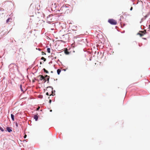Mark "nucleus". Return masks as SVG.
I'll return each mask as SVG.
<instances>
[{
  "label": "nucleus",
  "instance_id": "14",
  "mask_svg": "<svg viewBox=\"0 0 150 150\" xmlns=\"http://www.w3.org/2000/svg\"><path fill=\"white\" fill-rule=\"evenodd\" d=\"M20 88L21 90V91H23V89H22V85H20Z\"/></svg>",
  "mask_w": 150,
  "mask_h": 150
},
{
  "label": "nucleus",
  "instance_id": "6",
  "mask_svg": "<svg viewBox=\"0 0 150 150\" xmlns=\"http://www.w3.org/2000/svg\"><path fill=\"white\" fill-rule=\"evenodd\" d=\"M34 118L36 121H37L38 119V116L37 115H35L34 116Z\"/></svg>",
  "mask_w": 150,
  "mask_h": 150
},
{
  "label": "nucleus",
  "instance_id": "12",
  "mask_svg": "<svg viewBox=\"0 0 150 150\" xmlns=\"http://www.w3.org/2000/svg\"><path fill=\"white\" fill-rule=\"evenodd\" d=\"M43 70L46 73H48V71L46 70L45 69H43Z\"/></svg>",
  "mask_w": 150,
  "mask_h": 150
},
{
  "label": "nucleus",
  "instance_id": "23",
  "mask_svg": "<svg viewBox=\"0 0 150 150\" xmlns=\"http://www.w3.org/2000/svg\"><path fill=\"white\" fill-rule=\"evenodd\" d=\"M132 9H133V8H132V7L130 9V11H132Z\"/></svg>",
  "mask_w": 150,
  "mask_h": 150
},
{
  "label": "nucleus",
  "instance_id": "31",
  "mask_svg": "<svg viewBox=\"0 0 150 150\" xmlns=\"http://www.w3.org/2000/svg\"><path fill=\"white\" fill-rule=\"evenodd\" d=\"M149 29H150V26H149Z\"/></svg>",
  "mask_w": 150,
  "mask_h": 150
},
{
  "label": "nucleus",
  "instance_id": "28",
  "mask_svg": "<svg viewBox=\"0 0 150 150\" xmlns=\"http://www.w3.org/2000/svg\"><path fill=\"white\" fill-rule=\"evenodd\" d=\"M50 112H52V110H50Z\"/></svg>",
  "mask_w": 150,
  "mask_h": 150
},
{
  "label": "nucleus",
  "instance_id": "17",
  "mask_svg": "<svg viewBox=\"0 0 150 150\" xmlns=\"http://www.w3.org/2000/svg\"><path fill=\"white\" fill-rule=\"evenodd\" d=\"M65 53L66 54H68L69 53V52H68L67 51H65Z\"/></svg>",
  "mask_w": 150,
  "mask_h": 150
},
{
  "label": "nucleus",
  "instance_id": "7",
  "mask_svg": "<svg viewBox=\"0 0 150 150\" xmlns=\"http://www.w3.org/2000/svg\"><path fill=\"white\" fill-rule=\"evenodd\" d=\"M47 88H51V90H52V96H54L55 94H53V88L52 87L50 86L48 87Z\"/></svg>",
  "mask_w": 150,
  "mask_h": 150
},
{
  "label": "nucleus",
  "instance_id": "25",
  "mask_svg": "<svg viewBox=\"0 0 150 150\" xmlns=\"http://www.w3.org/2000/svg\"><path fill=\"white\" fill-rule=\"evenodd\" d=\"M51 101H52L51 100H49V103H51Z\"/></svg>",
  "mask_w": 150,
  "mask_h": 150
},
{
  "label": "nucleus",
  "instance_id": "5",
  "mask_svg": "<svg viewBox=\"0 0 150 150\" xmlns=\"http://www.w3.org/2000/svg\"><path fill=\"white\" fill-rule=\"evenodd\" d=\"M6 130L9 132H10L12 131V128L10 127H7L6 128Z\"/></svg>",
  "mask_w": 150,
  "mask_h": 150
},
{
  "label": "nucleus",
  "instance_id": "15",
  "mask_svg": "<svg viewBox=\"0 0 150 150\" xmlns=\"http://www.w3.org/2000/svg\"><path fill=\"white\" fill-rule=\"evenodd\" d=\"M41 59H42V60H44V61H46V59H45L44 57H42L41 58Z\"/></svg>",
  "mask_w": 150,
  "mask_h": 150
},
{
  "label": "nucleus",
  "instance_id": "24",
  "mask_svg": "<svg viewBox=\"0 0 150 150\" xmlns=\"http://www.w3.org/2000/svg\"><path fill=\"white\" fill-rule=\"evenodd\" d=\"M16 126L17 127H18V123H16Z\"/></svg>",
  "mask_w": 150,
  "mask_h": 150
},
{
  "label": "nucleus",
  "instance_id": "30",
  "mask_svg": "<svg viewBox=\"0 0 150 150\" xmlns=\"http://www.w3.org/2000/svg\"><path fill=\"white\" fill-rule=\"evenodd\" d=\"M53 92H55V91L54 90V91H53Z\"/></svg>",
  "mask_w": 150,
  "mask_h": 150
},
{
  "label": "nucleus",
  "instance_id": "18",
  "mask_svg": "<svg viewBox=\"0 0 150 150\" xmlns=\"http://www.w3.org/2000/svg\"><path fill=\"white\" fill-rule=\"evenodd\" d=\"M48 77H50L49 76H48L47 75H46L45 76V78L47 79Z\"/></svg>",
  "mask_w": 150,
  "mask_h": 150
},
{
  "label": "nucleus",
  "instance_id": "29",
  "mask_svg": "<svg viewBox=\"0 0 150 150\" xmlns=\"http://www.w3.org/2000/svg\"><path fill=\"white\" fill-rule=\"evenodd\" d=\"M53 92H55V91L54 90V91H53Z\"/></svg>",
  "mask_w": 150,
  "mask_h": 150
},
{
  "label": "nucleus",
  "instance_id": "8",
  "mask_svg": "<svg viewBox=\"0 0 150 150\" xmlns=\"http://www.w3.org/2000/svg\"><path fill=\"white\" fill-rule=\"evenodd\" d=\"M61 71V70L60 69H58L57 70V73L58 74V75L59 74Z\"/></svg>",
  "mask_w": 150,
  "mask_h": 150
},
{
  "label": "nucleus",
  "instance_id": "27",
  "mask_svg": "<svg viewBox=\"0 0 150 150\" xmlns=\"http://www.w3.org/2000/svg\"><path fill=\"white\" fill-rule=\"evenodd\" d=\"M39 108H40V107H38V108H37V110H39Z\"/></svg>",
  "mask_w": 150,
  "mask_h": 150
},
{
  "label": "nucleus",
  "instance_id": "13",
  "mask_svg": "<svg viewBox=\"0 0 150 150\" xmlns=\"http://www.w3.org/2000/svg\"><path fill=\"white\" fill-rule=\"evenodd\" d=\"M10 19L11 20V18H8V19L6 20V23H8V22L10 20Z\"/></svg>",
  "mask_w": 150,
  "mask_h": 150
},
{
  "label": "nucleus",
  "instance_id": "2",
  "mask_svg": "<svg viewBox=\"0 0 150 150\" xmlns=\"http://www.w3.org/2000/svg\"><path fill=\"white\" fill-rule=\"evenodd\" d=\"M53 16L52 15H49L47 17V21L49 22H52L53 20H52Z\"/></svg>",
  "mask_w": 150,
  "mask_h": 150
},
{
  "label": "nucleus",
  "instance_id": "3",
  "mask_svg": "<svg viewBox=\"0 0 150 150\" xmlns=\"http://www.w3.org/2000/svg\"><path fill=\"white\" fill-rule=\"evenodd\" d=\"M69 5L68 4L64 5H63L61 8V10H65L66 9L68 8V7L67 6Z\"/></svg>",
  "mask_w": 150,
  "mask_h": 150
},
{
  "label": "nucleus",
  "instance_id": "19",
  "mask_svg": "<svg viewBox=\"0 0 150 150\" xmlns=\"http://www.w3.org/2000/svg\"><path fill=\"white\" fill-rule=\"evenodd\" d=\"M43 80L44 81V83H45L46 81V79L44 77V79H43Z\"/></svg>",
  "mask_w": 150,
  "mask_h": 150
},
{
  "label": "nucleus",
  "instance_id": "20",
  "mask_svg": "<svg viewBox=\"0 0 150 150\" xmlns=\"http://www.w3.org/2000/svg\"><path fill=\"white\" fill-rule=\"evenodd\" d=\"M49 78H50V77H48L47 78V83H48V82L49 81Z\"/></svg>",
  "mask_w": 150,
  "mask_h": 150
},
{
  "label": "nucleus",
  "instance_id": "16",
  "mask_svg": "<svg viewBox=\"0 0 150 150\" xmlns=\"http://www.w3.org/2000/svg\"><path fill=\"white\" fill-rule=\"evenodd\" d=\"M0 130H1V131L3 132L4 131V130L3 128L1 127H0Z\"/></svg>",
  "mask_w": 150,
  "mask_h": 150
},
{
  "label": "nucleus",
  "instance_id": "9",
  "mask_svg": "<svg viewBox=\"0 0 150 150\" xmlns=\"http://www.w3.org/2000/svg\"><path fill=\"white\" fill-rule=\"evenodd\" d=\"M11 118L12 119V120L13 121H14V115L12 114H11Z\"/></svg>",
  "mask_w": 150,
  "mask_h": 150
},
{
  "label": "nucleus",
  "instance_id": "11",
  "mask_svg": "<svg viewBox=\"0 0 150 150\" xmlns=\"http://www.w3.org/2000/svg\"><path fill=\"white\" fill-rule=\"evenodd\" d=\"M47 52L48 53H50V49L49 48H47Z\"/></svg>",
  "mask_w": 150,
  "mask_h": 150
},
{
  "label": "nucleus",
  "instance_id": "1",
  "mask_svg": "<svg viewBox=\"0 0 150 150\" xmlns=\"http://www.w3.org/2000/svg\"><path fill=\"white\" fill-rule=\"evenodd\" d=\"M108 22L111 24L115 25L117 24V21L113 19H109L108 20Z\"/></svg>",
  "mask_w": 150,
  "mask_h": 150
},
{
  "label": "nucleus",
  "instance_id": "22",
  "mask_svg": "<svg viewBox=\"0 0 150 150\" xmlns=\"http://www.w3.org/2000/svg\"><path fill=\"white\" fill-rule=\"evenodd\" d=\"M26 137H27V135H26L25 134V135H24V138L25 139V138H26Z\"/></svg>",
  "mask_w": 150,
  "mask_h": 150
},
{
  "label": "nucleus",
  "instance_id": "4",
  "mask_svg": "<svg viewBox=\"0 0 150 150\" xmlns=\"http://www.w3.org/2000/svg\"><path fill=\"white\" fill-rule=\"evenodd\" d=\"M38 78H39V79L40 81H42L44 79V77L42 75H39L38 76Z\"/></svg>",
  "mask_w": 150,
  "mask_h": 150
},
{
  "label": "nucleus",
  "instance_id": "10",
  "mask_svg": "<svg viewBox=\"0 0 150 150\" xmlns=\"http://www.w3.org/2000/svg\"><path fill=\"white\" fill-rule=\"evenodd\" d=\"M13 65H10L9 66V68H10V71H13V70H12V69H11V67L12 66H13Z\"/></svg>",
  "mask_w": 150,
  "mask_h": 150
},
{
  "label": "nucleus",
  "instance_id": "26",
  "mask_svg": "<svg viewBox=\"0 0 150 150\" xmlns=\"http://www.w3.org/2000/svg\"><path fill=\"white\" fill-rule=\"evenodd\" d=\"M46 95H48V96L49 95V93H48V92H47L46 93Z\"/></svg>",
  "mask_w": 150,
  "mask_h": 150
},
{
  "label": "nucleus",
  "instance_id": "21",
  "mask_svg": "<svg viewBox=\"0 0 150 150\" xmlns=\"http://www.w3.org/2000/svg\"><path fill=\"white\" fill-rule=\"evenodd\" d=\"M138 34H139V35H140V36H143V34H140V33H138Z\"/></svg>",
  "mask_w": 150,
  "mask_h": 150
}]
</instances>
